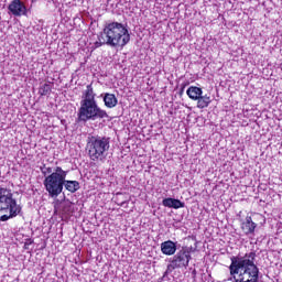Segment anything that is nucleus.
<instances>
[{"mask_svg": "<svg viewBox=\"0 0 282 282\" xmlns=\"http://www.w3.org/2000/svg\"><path fill=\"white\" fill-rule=\"evenodd\" d=\"M257 253H246L243 257H231L229 272L234 282H259V267L254 264Z\"/></svg>", "mask_w": 282, "mask_h": 282, "instance_id": "obj_1", "label": "nucleus"}, {"mask_svg": "<svg viewBox=\"0 0 282 282\" xmlns=\"http://www.w3.org/2000/svg\"><path fill=\"white\" fill-rule=\"evenodd\" d=\"M131 41V34L124 24L120 22L107 23L102 32L98 35V41L95 42V47H124Z\"/></svg>", "mask_w": 282, "mask_h": 282, "instance_id": "obj_2", "label": "nucleus"}, {"mask_svg": "<svg viewBox=\"0 0 282 282\" xmlns=\"http://www.w3.org/2000/svg\"><path fill=\"white\" fill-rule=\"evenodd\" d=\"M23 207L14 197L12 189L1 186L0 187V221H9L21 215Z\"/></svg>", "mask_w": 282, "mask_h": 282, "instance_id": "obj_3", "label": "nucleus"}, {"mask_svg": "<svg viewBox=\"0 0 282 282\" xmlns=\"http://www.w3.org/2000/svg\"><path fill=\"white\" fill-rule=\"evenodd\" d=\"M111 147V138L91 135L87 138L86 149L93 162H102L107 158V151Z\"/></svg>", "mask_w": 282, "mask_h": 282, "instance_id": "obj_4", "label": "nucleus"}, {"mask_svg": "<svg viewBox=\"0 0 282 282\" xmlns=\"http://www.w3.org/2000/svg\"><path fill=\"white\" fill-rule=\"evenodd\" d=\"M68 171L63 170L61 166H56L53 173L44 178V187L50 197H58L63 193L65 180L67 178Z\"/></svg>", "mask_w": 282, "mask_h": 282, "instance_id": "obj_5", "label": "nucleus"}, {"mask_svg": "<svg viewBox=\"0 0 282 282\" xmlns=\"http://www.w3.org/2000/svg\"><path fill=\"white\" fill-rule=\"evenodd\" d=\"M79 122H89V120H102L109 118L107 110H104L98 106V101L80 102V107L77 112Z\"/></svg>", "mask_w": 282, "mask_h": 282, "instance_id": "obj_6", "label": "nucleus"}, {"mask_svg": "<svg viewBox=\"0 0 282 282\" xmlns=\"http://www.w3.org/2000/svg\"><path fill=\"white\" fill-rule=\"evenodd\" d=\"M191 263V250L183 248L174 257L171 263L167 265L169 270H176V268H188Z\"/></svg>", "mask_w": 282, "mask_h": 282, "instance_id": "obj_7", "label": "nucleus"}, {"mask_svg": "<svg viewBox=\"0 0 282 282\" xmlns=\"http://www.w3.org/2000/svg\"><path fill=\"white\" fill-rule=\"evenodd\" d=\"M13 17H28V7L21 0H13L8 7Z\"/></svg>", "mask_w": 282, "mask_h": 282, "instance_id": "obj_8", "label": "nucleus"}, {"mask_svg": "<svg viewBox=\"0 0 282 282\" xmlns=\"http://www.w3.org/2000/svg\"><path fill=\"white\" fill-rule=\"evenodd\" d=\"M161 252L166 257H173L177 252V243L173 240H166L161 243Z\"/></svg>", "mask_w": 282, "mask_h": 282, "instance_id": "obj_9", "label": "nucleus"}, {"mask_svg": "<svg viewBox=\"0 0 282 282\" xmlns=\"http://www.w3.org/2000/svg\"><path fill=\"white\" fill-rule=\"evenodd\" d=\"M241 230L245 235H254V230H257V223L252 221L251 216H247L245 221L241 224Z\"/></svg>", "mask_w": 282, "mask_h": 282, "instance_id": "obj_10", "label": "nucleus"}, {"mask_svg": "<svg viewBox=\"0 0 282 282\" xmlns=\"http://www.w3.org/2000/svg\"><path fill=\"white\" fill-rule=\"evenodd\" d=\"M80 102H96V93H94L91 84L87 85L86 89L83 91V99Z\"/></svg>", "mask_w": 282, "mask_h": 282, "instance_id": "obj_11", "label": "nucleus"}, {"mask_svg": "<svg viewBox=\"0 0 282 282\" xmlns=\"http://www.w3.org/2000/svg\"><path fill=\"white\" fill-rule=\"evenodd\" d=\"M104 98L105 107L113 109L118 105V98L113 94L106 93L101 95Z\"/></svg>", "mask_w": 282, "mask_h": 282, "instance_id": "obj_12", "label": "nucleus"}, {"mask_svg": "<svg viewBox=\"0 0 282 282\" xmlns=\"http://www.w3.org/2000/svg\"><path fill=\"white\" fill-rule=\"evenodd\" d=\"M162 205L165 206V208H174L176 210L177 208H184V203L175 198H164Z\"/></svg>", "mask_w": 282, "mask_h": 282, "instance_id": "obj_13", "label": "nucleus"}, {"mask_svg": "<svg viewBox=\"0 0 282 282\" xmlns=\"http://www.w3.org/2000/svg\"><path fill=\"white\" fill-rule=\"evenodd\" d=\"M186 94L191 100H199V97L204 94V90L197 86H191L186 90Z\"/></svg>", "mask_w": 282, "mask_h": 282, "instance_id": "obj_14", "label": "nucleus"}, {"mask_svg": "<svg viewBox=\"0 0 282 282\" xmlns=\"http://www.w3.org/2000/svg\"><path fill=\"white\" fill-rule=\"evenodd\" d=\"M64 187L69 193H76V191L80 188V183H78V181H67L64 178Z\"/></svg>", "mask_w": 282, "mask_h": 282, "instance_id": "obj_15", "label": "nucleus"}, {"mask_svg": "<svg viewBox=\"0 0 282 282\" xmlns=\"http://www.w3.org/2000/svg\"><path fill=\"white\" fill-rule=\"evenodd\" d=\"M197 100V107L198 109H206V107H208V105H210L212 100H210V96L208 95H204V96H199Z\"/></svg>", "mask_w": 282, "mask_h": 282, "instance_id": "obj_16", "label": "nucleus"}, {"mask_svg": "<svg viewBox=\"0 0 282 282\" xmlns=\"http://www.w3.org/2000/svg\"><path fill=\"white\" fill-rule=\"evenodd\" d=\"M40 96H50L52 94V85L50 84H44L40 87L39 89Z\"/></svg>", "mask_w": 282, "mask_h": 282, "instance_id": "obj_17", "label": "nucleus"}, {"mask_svg": "<svg viewBox=\"0 0 282 282\" xmlns=\"http://www.w3.org/2000/svg\"><path fill=\"white\" fill-rule=\"evenodd\" d=\"M42 174L44 175V177H47V175H52V173H54L52 171V167H47V166H43L41 167Z\"/></svg>", "mask_w": 282, "mask_h": 282, "instance_id": "obj_18", "label": "nucleus"}, {"mask_svg": "<svg viewBox=\"0 0 282 282\" xmlns=\"http://www.w3.org/2000/svg\"><path fill=\"white\" fill-rule=\"evenodd\" d=\"M69 213V205H64L62 209V215H67Z\"/></svg>", "mask_w": 282, "mask_h": 282, "instance_id": "obj_19", "label": "nucleus"}]
</instances>
